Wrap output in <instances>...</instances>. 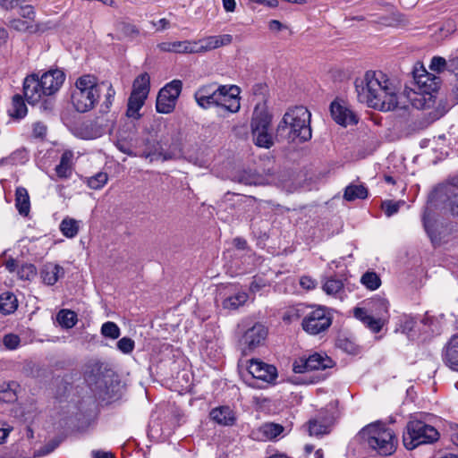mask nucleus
<instances>
[{
    "label": "nucleus",
    "instance_id": "1",
    "mask_svg": "<svg viewBox=\"0 0 458 458\" xmlns=\"http://www.w3.org/2000/svg\"><path fill=\"white\" fill-rule=\"evenodd\" d=\"M414 88L406 95L400 87L381 71H367L362 78L356 79L357 99L367 106L383 112L405 109L408 103L414 107L423 108L431 94L439 87V79L425 69L413 72Z\"/></svg>",
    "mask_w": 458,
    "mask_h": 458
},
{
    "label": "nucleus",
    "instance_id": "2",
    "mask_svg": "<svg viewBox=\"0 0 458 458\" xmlns=\"http://www.w3.org/2000/svg\"><path fill=\"white\" fill-rule=\"evenodd\" d=\"M157 143L149 132L144 131L138 136L136 124L132 122H126L119 128L114 141L115 147L121 152L130 157H144L150 162L156 161L158 155Z\"/></svg>",
    "mask_w": 458,
    "mask_h": 458
},
{
    "label": "nucleus",
    "instance_id": "3",
    "mask_svg": "<svg viewBox=\"0 0 458 458\" xmlns=\"http://www.w3.org/2000/svg\"><path fill=\"white\" fill-rule=\"evenodd\" d=\"M310 113L304 106H295L289 109L277 125V137L293 141L299 139L301 141L309 140L311 138L310 126Z\"/></svg>",
    "mask_w": 458,
    "mask_h": 458
},
{
    "label": "nucleus",
    "instance_id": "4",
    "mask_svg": "<svg viewBox=\"0 0 458 458\" xmlns=\"http://www.w3.org/2000/svg\"><path fill=\"white\" fill-rule=\"evenodd\" d=\"M100 97V86L95 76L85 74L79 77L72 89L71 103L80 113H86L96 106Z\"/></svg>",
    "mask_w": 458,
    "mask_h": 458
},
{
    "label": "nucleus",
    "instance_id": "5",
    "mask_svg": "<svg viewBox=\"0 0 458 458\" xmlns=\"http://www.w3.org/2000/svg\"><path fill=\"white\" fill-rule=\"evenodd\" d=\"M360 439L380 455H390L396 449L397 439L394 432L379 423L364 427L359 433Z\"/></svg>",
    "mask_w": 458,
    "mask_h": 458
},
{
    "label": "nucleus",
    "instance_id": "6",
    "mask_svg": "<svg viewBox=\"0 0 458 458\" xmlns=\"http://www.w3.org/2000/svg\"><path fill=\"white\" fill-rule=\"evenodd\" d=\"M367 305L368 310L354 308L353 316L373 333H378L387 320L389 304L383 298H375L368 301Z\"/></svg>",
    "mask_w": 458,
    "mask_h": 458
},
{
    "label": "nucleus",
    "instance_id": "7",
    "mask_svg": "<svg viewBox=\"0 0 458 458\" xmlns=\"http://www.w3.org/2000/svg\"><path fill=\"white\" fill-rule=\"evenodd\" d=\"M439 436V432L433 426L414 420L408 421L403 434V443L406 449L413 450L419 445L437 442Z\"/></svg>",
    "mask_w": 458,
    "mask_h": 458
},
{
    "label": "nucleus",
    "instance_id": "8",
    "mask_svg": "<svg viewBox=\"0 0 458 458\" xmlns=\"http://www.w3.org/2000/svg\"><path fill=\"white\" fill-rule=\"evenodd\" d=\"M424 228L434 247L453 245L458 242V230L453 225H438L431 221L429 215H423Z\"/></svg>",
    "mask_w": 458,
    "mask_h": 458
},
{
    "label": "nucleus",
    "instance_id": "9",
    "mask_svg": "<svg viewBox=\"0 0 458 458\" xmlns=\"http://www.w3.org/2000/svg\"><path fill=\"white\" fill-rule=\"evenodd\" d=\"M150 77L148 73L140 74L133 81L132 91L128 99L126 115L131 118L139 119L140 110L143 106L149 93Z\"/></svg>",
    "mask_w": 458,
    "mask_h": 458
},
{
    "label": "nucleus",
    "instance_id": "10",
    "mask_svg": "<svg viewBox=\"0 0 458 458\" xmlns=\"http://www.w3.org/2000/svg\"><path fill=\"white\" fill-rule=\"evenodd\" d=\"M332 318L329 312L321 306L307 312L301 321L302 329L309 335H319L331 326Z\"/></svg>",
    "mask_w": 458,
    "mask_h": 458
},
{
    "label": "nucleus",
    "instance_id": "11",
    "mask_svg": "<svg viewBox=\"0 0 458 458\" xmlns=\"http://www.w3.org/2000/svg\"><path fill=\"white\" fill-rule=\"evenodd\" d=\"M226 85L208 83L201 85L194 93V99L197 105L202 109H208L219 103L220 96L225 94Z\"/></svg>",
    "mask_w": 458,
    "mask_h": 458
},
{
    "label": "nucleus",
    "instance_id": "12",
    "mask_svg": "<svg viewBox=\"0 0 458 458\" xmlns=\"http://www.w3.org/2000/svg\"><path fill=\"white\" fill-rule=\"evenodd\" d=\"M334 361L327 354L314 353L308 358H301L293 363V371L295 373H304L307 371L326 369L333 367Z\"/></svg>",
    "mask_w": 458,
    "mask_h": 458
},
{
    "label": "nucleus",
    "instance_id": "13",
    "mask_svg": "<svg viewBox=\"0 0 458 458\" xmlns=\"http://www.w3.org/2000/svg\"><path fill=\"white\" fill-rule=\"evenodd\" d=\"M248 371L253 378H257L267 384L275 383L277 377L276 368L259 360H251L248 367Z\"/></svg>",
    "mask_w": 458,
    "mask_h": 458
},
{
    "label": "nucleus",
    "instance_id": "14",
    "mask_svg": "<svg viewBox=\"0 0 458 458\" xmlns=\"http://www.w3.org/2000/svg\"><path fill=\"white\" fill-rule=\"evenodd\" d=\"M233 42V36L221 34L208 36L198 41H194L195 54L206 53L222 47L229 46Z\"/></svg>",
    "mask_w": 458,
    "mask_h": 458
},
{
    "label": "nucleus",
    "instance_id": "15",
    "mask_svg": "<svg viewBox=\"0 0 458 458\" xmlns=\"http://www.w3.org/2000/svg\"><path fill=\"white\" fill-rule=\"evenodd\" d=\"M65 76L63 71L55 69L45 72L39 81L44 89L46 95L50 96L55 93L64 81Z\"/></svg>",
    "mask_w": 458,
    "mask_h": 458
},
{
    "label": "nucleus",
    "instance_id": "16",
    "mask_svg": "<svg viewBox=\"0 0 458 458\" xmlns=\"http://www.w3.org/2000/svg\"><path fill=\"white\" fill-rule=\"evenodd\" d=\"M226 91L220 96L216 106L222 107L230 113H237L241 108L240 88L235 85H226Z\"/></svg>",
    "mask_w": 458,
    "mask_h": 458
},
{
    "label": "nucleus",
    "instance_id": "17",
    "mask_svg": "<svg viewBox=\"0 0 458 458\" xmlns=\"http://www.w3.org/2000/svg\"><path fill=\"white\" fill-rule=\"evenodd\" d=\"M23 92L30 104L38 103L43 96H47L37 75L32 74L24 80Z\"/></svg>",
    "mask_w": 458,
    "mask_h": 458
},
{
    "label": "nucleus",
    "instance_id": "18",
    "mask_svg": "<svg viewBox=\"0 0 458 458\" xmlns=\"http://www.w3.org/2000/svg\"><path fill=\"white\" fill-rule=\"evenodd\" d=\"M267 335V329L263 325L259 323L255 324L244 333L242 338V344L245 348H248V350H253L262 344Z\"/></svg>",
    "mask_w": 458,
    "mask_h": 458
},
{
    "label": "nucleus",
    "instance_id": "19",
    "mask_svg": "<svg viewBox=\"0 0 458 458\" xmlns=\"http://www.w3.org/2000/svg\"><path fill=\"white\" fill-rule=\"evenodd\" d=\"M271 122L272 115L269 114L267 105L265 103L257 104L251 118V132L270 128Z\"/></svg>",
    "mask_w": 458,
    "mask_h": 458
},
{
    "label": "nucleus",
    "instance_id": "20",
    "mask_svg": "<svg viewBox=\"0 0 458 458\" xmlns=\"http://www.w3.org/2000/svg\"><path fill=\"white\" fill-rule=\"evenodd\" d=\"M442 360L446 367L458 372V335H453L445 344Z\"/></svg>",
    "mask_w": 458,
    "mask_h": 458
},
{
    "label": "nucleus",
    "instance_id": "21",
    "mask_svg": "<svg viewBox=\"0 0 458 458\" xmlns=\"http://www.w3.org/2000/svg\"><path fill=\"white\" fill-rule=\"evenodd\" d=\"M331 115L339 124L347 126L357 123L356 115L345 105L334 101L330 106Z\"/></svg>",
    "mask_w": 458,
    "mask_h": 458
},
{
    "label": "nucleus",
    "instance_id": "22",
    "mask_svg": "<svg viewBox=\"0 0 458 458\" xmlns=\"http://www.w3.org/2000/svg\"><path fill=\"white\" fill-rule=\"evenodd\" d=\"M209 415L212 420L223 426H232L236 420L235 413L229 406L216 407Z\"/></svg>",
    "mask_w": 458,
    "mask_h": 458
},
{
    "label": "nucleus",
    "instance_id": "23",
    "mask_svg": "<svg viewBox=\"0 0 458 458\" xmlns=\"http://www.w3.org/2000/svg\"><path fill=\"white\" fill-rule=\"evenodd\" d=\"M64 274V268L53 263L44 265L40 272L43 282L47 285H54Z\"/></svg>",
    "mask_w": 458,
    "mask_h": 458
},
{
    "label": "nucleus",
    "instance_id": "24",
    "mask_svg": "<svg viewBox=\"0 0 458 458\" xmlns=\"http://www.w3.org/2000/svg\"><path fill=\"white\" fill-rule=\"evenodd\" d=\"M73 152L65 150L61 157L59 165L55 167V173L59 178H69L72 173Z\"/></svg>",
    "mask_w": 458,
    "mask_h": 458
},
{
    "label": "nucleus",
    "instance_id": "25",
    "mask_svg": "<svg viewBox=\"0 0 458 458\" xmlns=\"http://www.w3.org/2000/svg\"><path fill=\"white\" fill-rule=\"evenodd\" d=\"M15 207L20 215L27 216L30 210V200L28 191L24 187H17L15 191Z\"/></svg>",
    "mask_w": 458,
    "mask_h": 458
},
{
    "label": "nucleus",
    "instance_id": "26",
    "mask_svg": "<svg viewBox=\"0 0 458 458\" xmlns=\"http://www.w3.org/2000/svg\"><path fill=\"white\" fill-rule=\"evenodd\" d=\"M322 290L329 296L343 300L344 285L340 279L334 277L327 278L322 285Z\"/></svg>",
    "mask_w": 458,
    "mask_h": 458
},
{
    "label": "nucleus",
    "instance_id": "27",
    "mask_svg": "<svg viewBox=\"0 0 458 458\" xmlns=\"http://www.w3.org/2000/svg\"><path fill=\"white\" fill-rule=\"evenodd\" d=\"M233 180L245 185H262L266 183L265 179L261 175L250 170L238 172L234 174Z\"/></svg>",
    "mask_w": 458,
    "mask_h": 458
},
{
    "label": "nucleus",
    "instance_id": "28",
    "mask_svg": "<svg viewBox=\"0 0 458 458\" xmlns=\"http://www.w3.org/2000/svg\"><path fill=\"white\" fill-rule=\"evenodd\" d=\"M157 160L167 161L172 159H178L182 157V152L180 144L174 143L172 144L167 150H164L160 143H157Z\"/></svg>",
    "mask_w": 458,
    "mask_h": 458
},
{
    "label": "nucleus",
    "instance_id": "29",
    "mask_svg": "<svg viewBox=\"0 0 458 458\" xmlns=\"http://www.w3.org/2000/svg\"><path fill=\"white\" fill-rule=\"evenodd\" d=\"M18 308L16 296L9 292L0 295V312L4 315L13 313Z\"/></svg>",
    "mask_w": 458,
    "mask_h": 458
},
{
    "label": "nucleus",
    "instance_id": "30",
    "mask_svg": "<svg viewBox=\"0 0 458 458\" xmlns=\"http://www.w3.org/2000/svg\"><path fill=\"white\" fill-rule=\"evenodd\" d=\"M253 140L255 144L260 148H269L274 145L273 136L270 128L252 131Z\"/></svg>",
    "mask_w": 458,
    "mask_h": 458
},
{
    "label": "nucleus",
    "instance_id": "31",
    "mask_svg": "<svg viewBox=\"0 0 458 458\" xmlns=\"http://www.w3.org/2000/svg\"><path fill=\"white\" fill-rule=\"evenodd\" d=\"M175 105V100H172V98L167 97L164 92H158L156 102V109L158 113L170 114L174 111Z\"/></svg>",
    "mask_w": 458,
    "mask_h": 458
},
{
    "label": "nucleus",
    "instance_id": "32",
    "mask_svg": "<svg viewBox=\"0 0 458 458\" xmlns=\"http://www.w3.org/2000/svg\"><path fill=\"white\" fill-rule=\"evenodd\" d=\"M368 191L363 185L351 184L345 188L344 198L347 201H353L357 199H365Z\"/></svg>",
    "mask_w": 458,
    "mask_h": 458
},
{
    "label": "nucleus",
    "instance_id": "33",
    "mask_svg": "<svg viewBox=\"0 0 458 458\" xmlns=\"http://www.w3.org/2000/svg\"><path fill=\"white\" fill-rule=\"evenodd\" d=\"M12 117L22 118L27 114V106L20 95H15L13 98L12 106L8 110Z\"/></svg>",
    "mask_w": 458,
    "mask_h": 458
},
{
    "label": "nucleus",
    "instance_id": "34",
    "mask_svg": "<svg viewBox=\"0 0 458 458\" xmlns=\"http://www.w3.org/2000/svg\"><path fill=\"white\" fill-rule=\"evenodd\" d=\"M60 230L67 238H73L79 232V222L73 218H64L60 224Z\"/></svg>",
    "mask_w": 458,
    "mask_h": 458
},
{
    "label": "nucleus",
    "instance_id": "35",
    "mask_svg": "<svg viewBox=\"0 0 458 458\" xmlns=\"http://www.w3.org/2000/svg\"><path fill=\"white\" fill-rule=\"evenodd\" d=\"M248 300V294L244 292L237 293L223 301V307L227 310H235L243 305Z\"/></svg>",
    "mask_w": 458,
    "mask_h": 458
},
{
    "label": "nucleus",
    "instance_id": "36",
    "mask_svg": "<svg viewBox=\"0 0 458 458\" xmlns=\"http://www.w3.org/2000/svg\"><path fill=\"white\" fill-rule=\"evenodd\" d=\"M57 321L65 328H72L77 323V315L74 311L62 310L57 314Z\"/></svg>",
    "mask_w": 458,
    "mask_h": 458
},
{
    "label": "nucleus",
    "instance_id": "37",
    "mask_svg": "<svg viewBox=\"0 0 458 458\" xmlns=\"http://www.w3.org/2000/svg\"><path fill=\"white\" fill-rule=\"evenodd\" d=\"M182 82L180 80H174L163 87L159 91L164 92L167 97H170L172 100L177 99L182 92Z\"/></svg>",
    "mask_w": 458,
    "mask_h": 458
},
{
    "label": "nucleus",
    "instance_id": "38",
    "mask_svg": "<svg viewBox=\"0 0 458 458\" xmlns=\"http://www.w3.org/2000/svg\"><path fill=\"white\" fill-rule=\"evenodd\" d=\"M329 425L327 422H320L317 419L310 420L308 425L310 436L319 437L329 432Z\"/></svg>",
    "mask_w": 458,
    "mask_h": 458
},
{
    "label": "nucleus",
    "instance_id": "39",
    "mask_svg": "<svg viewBox=\"0 0 458 458\" xmlns=\"http://www.w3.org/2000/svg\"><path fill=\"white\" fill-rule=\"evenodd\" d=\"M360 282L363 285H365L369 290H376L381 284V280L379 276L375 272H367L365 273L361 278Z\"/></svg>",
    "mask_w": 458,
    "mask_h": 458
},
{
    "label": "nucleus",
    "instance_id": "40",
    "mask_svg": "<svg viewBox=\"0 0 458 458\" xmlns=\"http://www.w3.org/2000/svg\"><path fill=\"white\" fill-rule=\"evenodd\" d=\"M101 334L110 339H117L120 336V328L114 322H106L101 327Z\"/></svg>",
    "mask_w": 458,
    "mask_h": 458
},
{
    "label": "nucleus",
    "instance_id": "41",
    "mask_svg": "<svg viewBox=\"0 0 458 458\" xmlns=\"http://www.w3.org/2000/svg\"><path fill=\"white\" fill-rule=\"evenodd\" d=\"M37 274V270L32 264H22L17 270V276L21 280H32Z\"/></svg>",
    "mask_w": 458,
    "mask_h": 458
},
{
    "label": "nucleus",
    "instance_id": "42",
    "mask_svg": "<svg viewBox=\"0 0 458 458\" xmlns=\"http://www.w3.org/2000/svg\"><path fill=\"white\" fill-rule=\"evenodd\" d=\"M108 180V176L106 173H98L96 175L91 176L88 179L87 184L93 190L101 189Z\"/></svg>",
    "mask_w": 458,
    "mask_h": 458
},
{
    "label": "nucleus",
    "instance_id": "43",
    "mask_svg": "<svg viewBox=\"0 0 458 458\" xmlns=\"http://www.w3.org/2000/svg\"><path fill=\"white\" fill-rule=\"evenodd\" d=\"M194 41L183 40L174 41V53L178 54H195Z\"/></svg>",
    "mask_w": 458,
    "mask_h": 458
},
{
    "label": "nucleus",
    "instance_id": "44",
    "mask_svg": "<svg viewBox=\"0 0 458 458\" xmlns=\"http://www.w3.org/2000/svg\"><path fill=\"white\" fill-rule=\"evenodd\" d=\"M445 208L454 216H458V191H448Z\"/></svg>",
    "mask_w": 458,
    "mask_h": 458
},
{
    "label": "nucleus",
    "instance_id": "45",
    "mask_svg": "<svg viewBox=\"0 0 458 458\" xmlns=\"http://www.w3.org/2000/svg\"><path fill=\"white\" fill-rule=\"evenodd\" d=\"M100 90L105 88L106 90V93L105 95V100L103 102V106L106 109H109L113 104L114 96H115V90L114 89L111 83L108 82H102L99 84Z\"/></svg>",
    "mask_w": 458,
    "mask_h": 458
},
{
    "label": "nucleus",
    "instance_id": "46",
    "mask_svg": "<svg viewBox=\"0 0 458 458\" xmlns=\"http://www.w3.org/2000/svg\"><path fill=\"white\" fill-rule=\"evenodd\" d=\"M90 368H91V370L89 372V371L86 372V374L88 375V380L89 382L93 381L94 383L98 384L100 382L101 377L103 375V373H102L103 365L98 362H95L90 366Z\"/></svg>",
    "mask_w": 458,
    "mask_h": 458
},
{
    "label": "nucleus",
    "instance_id": "47",
    "mask_svg": "<svg viewBox=\"0 0 458 458\" xmlns=\"http://www.w3.org/2000/svg\"><path fill=\"white\" fill-rule=\"evenodd\" d=\"M2 343L6 349L16 350L20 346L21 338L18 335L7 334L3 337Z\"/></svg>",
    "mask_w": 458,
    "mask_h": 458
},
{
    "label": "nucleus",
    "instance_id": "48",
    "mask_svg": "<svg viewBox=\"0 0 458 458\" xmlns=\"http://www.w3.org/2000/svg\"><path fill=\"white\" fill-rule=\"evenodd\" d=\"M263 433L268 438H275L283 431V427L278 424L267 423L262 427Z\"/></svg>",
    "mask_w": 458,
    "mask_h": 458
},
{
    "label": "nucleus",
    "instance_id": "49",
    "mask_svg": "<svg viewBox=\"0 0 458 458\" xmlns=\"http://www.w3.org/2000/svg\"><path fill=\"white\" fill-rule=\"evenodd\" d=\"M134 346L135 343L130 337H123L117 342L118 350L124 354L131 353L133 351Z\"/></svg>",
    "mask_w": 458,
    "mask_h": 458
},
{
    "label": "nucleus",
    "instance_id": "50",
    "mask_svg": "<svg viewBox=\"0 0 458 458\" xmlns=\"http://www.w3.org/2000/svg\"><path fill=\"white\" fill-rule=\"evenodd\" d=\"M10 26L18 31H28L33 28L31 21L13 19L9 21Z\"/></svg>",
    "mask_w": 458,
    "mask_h": 458
},
{
    "label": "nucleus",
    "instance_id": "51",
    "mask_svg": "<svg viewBox=\"0 0 458 458\" xmlns=\"http://www.w3.org/2000/svg\"><path fill=\"white\" fill-rule=\"evenodd\" d=\"M402 204H403V201L394 202L392 200H386L382 203V208L386 216L389 217L398 212Z\"/></svg>",
    "mask_w": 458,
    "mask_h": 458
},
{
    "label": "nucleus",
    "instance_id": "52",
    "mask_svg": "<svg viewBox=\"0 0 458 458\" xmlns=\"http://www.w3.org/2000/svg\"><path fill=\"white\" fill-rule=\"evenodd\" d=\"M16 400L15 392L11 389L10 386H2L0 388V401L11 403Z\"/></svg>",
    "mask_w": 458,
    "mask_h": 458
},
{
    "label": "nucleus",
    "instance_id": "53",
    "mask_svg": "<svg viewBox=\"0 0 458 458\" xmlns=\"http://www.w3.org/2000/svg\"><path fill=\"white\" fill-rule=\"evenodd\" d=\"M446 61L441 56H434L431 59L429 68L437 72H441L446 68Z\"/></svg>",
    "mask_w": 458,
    "mask_h": 458
},
{
    "label": "nucleus",
    "instance_id": "54",
    "mask_svg": "<svg viewBox=\"0 0 458 458\" xmlns=\"http://www.w3.org/2000/svg\"><path fill=\"white\" fill-rule=\"evenodd\" d=\"M47 127L41 122L32 124V136L36 139H43L47 135Z\"/></svg>",
    "mask_w": 458,
    "mask_h": 458
},
{
    "label": "nucleus",
    "instance_id": "55",
    "mask_svg": "<svg viewBox=\"0 0 458 458\" xmlns=\"http://www.w3.org/2000/svg\"><path fill=\"white\" fill-rule=\"evenodd\" d=\"M121 30L124 36L131 38L136 37L140 33L136 26L131 23H123Z\"/></svg>",
    "mask_w": 458,
    "mask_h": 458
},
{
    "label": "nucleus",
    "instance_id": "56",
    "mask_svg": "<svg viewBox=\"0 0 458 458\" xmlns=\"http://www.w3.org/2000/svg\"><path fill=\"white\" fill-rule=\"evenodd\" d=\"M300 284L303 289L312 290L317 286V282L310 276H304L300 279Z\"/></svg>",
    "mask_w": 458,
    "mask_h": 458
},
{
    "label": "nucleus",
    "instance_id": "57",
    "mask_svg": "<svg viewBox=\"0 0 458 458\" xmlns=\"http://www.w3.org/2000/svg\"><path fill=\"white\" fill-rule=\"evenodd\" d=\"M20 14L26 20V21H31L32 23L34 22V17H35V13H34V10L32 8V6L30 5H26V6H22L21 7V12H20Z\"/></svg>",
    "mask_w": 458,
    "mask_h": 458
},
{
    "label": "nucleus",
    "instance_id": "58",
    "mask_svg": "<svg viewBox=\"0 0 458 458\" xmlns=\"http://www.w3.org/2000/svg\"><path fill=\"white\" fill-rule=\"evenodd\" d=\"M19 445H13L11 451L9 452L8 458H28L29 455L24 450H20L18 448Z\"/></svg>",
    "mask_w": 458,
    "mask_h": 458
},
{
    "label": "nucleus",
    "instance_id": "59",
    "mask_svg": "<svg viewBox=\"0 0 458 458\" xmlns=\"http://www.w3.org/2000/svg\"><path fill=\"white\" fill-rule=\"evenodd\" d=\"M13 428L5 422H0V444H3Z\"/></svg>",
    "mask_w": 458,
    "mask_h": 458
},
{
    "label": "nucleus",
    "instance_id": "60",
    "mask_svg": "<svg viewBox=\"0 0 458 458\" xmlns=\"http://www.w3.org/2000/svg\"><path fill=\"white\" fill-rule=\"evenodd\" d=\"M174 42H162L158 44L157 47L163 52L174 53Z\"/></svg>",
    "mask_w": 458,
    "mask_h": 458
},
{
    "label": "nucleus",
    "instance_id": "61",
    "mask_svg": "<svg viewBox=\"0 0 458 458\" xmlns=\"http://www.w3.org/2000/svg\"><path fill=\"white\" fill-rule=\"evenodd\" d=\"M268 28L271 30L274 31H280L281 30L284 29L285 26H284L279 21L277 20H271L268 22Z\"/></svg>",
    "mask_w": 458,
    "mask_h": 458
},
{
    "label": "nucleus",
    "instance_id": "62",
    "mask_svg": "<svg viewBox=\"0 0 458 458\" xmlns=\"http://www.w3.org/2000/svg\"><path fill=\"white\" fill-rule=\"evenodd\" d=\"M5 267L9 272L13 273L15 270H18L20 267L18 266L17 261L14 259H9L5 262Z\"/></svg>",
    "mask_w": 458,
    "mask_h": 458
},
{
    "label": "nucleus",
    "instance_id": "63",
    "mask_svg": "<svg viewBox=\"0 0 458 458\" xmlns=\"http://www.w3.org/2000/svg\"><path fill=\"white\" fill-rule=\"evenodd\" d=\"M223 6L226 12H233L236 7L235 0H223Z\"/></svg>",
    "mask_w": 458,
    "mask_h": 458
},
{
    "label": "nucleus",
    "instance_id": "64",
    "mask_svg": "<svg viewBox=\"0 0 458 458\" xmlns=\"http://www.w3.org/2000/svg\"><path fill=\"white\" fill-rule=\"evenodd\" d=\"M92 456L93 458H114V454L112 453L104 451H93Z\"/></svg>",
    "mask_w": 458,
    "mask_h": 458
}]
</instances>
